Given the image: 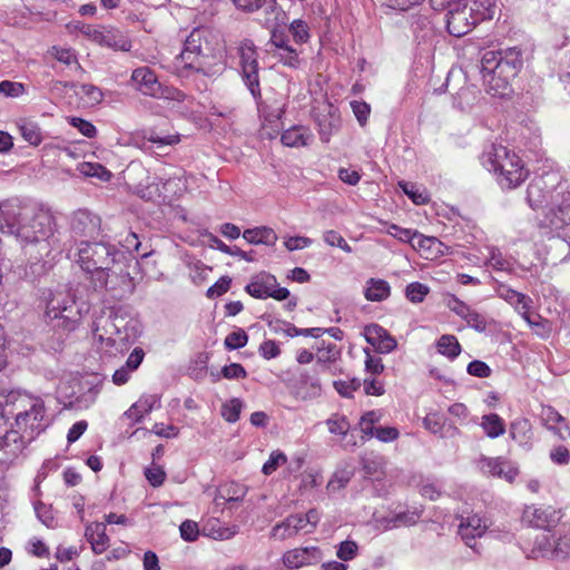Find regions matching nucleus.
<instances>
[{
  "instance_id": "2",
  "label": "nucleus",
  "mask_w": 570,
  "mask_h": 570,
  "mask_svg": "<svg viewBox=\"0 0 570 570\" xmlns=\"http://www.w3.org/2000/svg\"><path fill=\"white\" fill-rule=\"evenodd\" d=\"M0 232L14 236L22 245H37L42 257L51 248L55 219L41 204L11 198L0 203Z\"/></svg>"
},
{
  "instance_id": "13",
  "label": "nucleus",
  "mask_w": 570,
  "mask_h": 570,
  "mask_svg": "<svg viewBox=\"0 0 570 570\" xmlns=\"http://www.w3.org/2000/svg\"><path fill=\"white\" fill-rule=\"evenodd\" d=\"M239 65L242 69L243 81L257 99L261 97L257 52L250 40H244L238 48Z\"/></svg>"
},
{
  "instance_id": "47",
  "label": "nucleus",
  "mask_w": 570,
  "mask_h": 570,
  "mask_svg": "<svg viewBox=\"0 0 570 570\" xmlns=\"http://www.w3.org/2000/svg\"><path fill=\"white\" fill-rule=\"evenodd\" d=\"M358 553V546L353 540H344L336 547V557L342 562H348L356 558Z\"/></svg>"
},
{
  "instance_id": "35",
  "label": "nucleus",
  "mask_w": 570,
  "mask_h": 570,
  "mask_svg": "<svg viewBox=\"0 0 570 570\" xmlns=\"http://www.w3.org/2000/svg\"><path fill=\"white\" fill-rule=\"evenodd\" d=\"M480 426L490 439H498L505 433V422L497 413L482 415Z\"/></svg>"
},
{
  "instance_id": "18",
  "label": "nucleus",
  "mask_w": 570,
  "mask_h": 570,
  "mask_svg": "<svg viewBox=\"0 0 570 570\" xmlns=\"http://www.w3.org/2000/svg\"><path fill=\"white\" fill-rule=\"evenodd\" d=\"M271 45L274 47L272 51L279 62L291 68H298L301 63L299 53L289 43L288 37L282 31H273L271 37Z\"/></svg>"
},
{
  "instance_id": "21",
  "label": "nucleus",
  "mask_w": 570,
  "mask_h": 570,
  "mask_svg": "<svg viewBox=\"0 0 570 570\" xmlns=\"http://www.w3.org/2000/svg\"><path fill=\"white\" fill-rule=\"evenodd\" d=\"M363 335L365 341L381 354L391 353L397 346L396 340L379 324L365 326Z\"/></svg>"
},
{
  "instance_id": "16",
  "label": "nucleus",
  "mask_w": 570,
  "mask_h": 570,
  "mask_svg": "<svg viewBox=\"0 0 570 570\" xmlns=\"http://www.w3.org/2000/svg\"><path fill=\"white\" fill-rule=\"evenodd\" d=\"M323 559L322 550L316 546L296 547L285 551L282 563L288 570L315 566Z\"/></svg>"
},
{
  "instance_id": "45",
  "label": "nucleus",
  "mask_w": 570,
  "mask_h": 570,
  "mask_svg": "<svg viewBox=\"0 0 570 570\" xmlns=\"http://www.w3.org/2000/svg\"><path fill=\"white\" fill-rule=\"evenodd\" d=\"M287 463V456L281 450L271 452L268 460L263 464L262 473L264 475H272L278 468Z\"/></svg>"
},
{
  "instance_id": "12",
  "label": "nucleus",
  "mask_w": 570,
  "mask_h": 570,
  "mask_svg": "<svg viewBox=\"0 0 570 570\" xmlns=\"http://www.w3.org/2000/svg\"><path fill=\"white\" fill-rule=\"evenodd\" d=\"M80 33L100 47L127 52L131 41L120 30L109 27L80 26Z\"/></svg>"
},
{
  "instance_id": "6",
  "label": "nucleus",
  "mask_w": 570,
  "mask_h": 570,
  "mask_svg": "<svg viewBox=\"0 0 570 570\" xmlns=\"http://www.w3.org/2000/svg\"><path fill=\"white\" fill-rule=\"evenodd\" d=\"M89 308V302L76 295L67 292L50 293L43 318L58 334V342L50 346L51 350H61L65 337L78 328Z\"/></svg>"
},
{
  "instance_id": "28",
  "label": "nucleus",
  "mask_w": 570,
  "mask_h": 570,
  "mask_svg": "<svg viewBox=\"0 0 570 570\" xmlns=\"http://www.w3.org/2000/svg\"><path fill=\"white\" fill-rule=\"evenodd\" d=\"M314 139V136L308 127L302 125H294L286 129L281 137L284 146L291 148H301L308 146Z\"/></svg>"
},
{
  "instance_id": "23",
  "label": "nucleus",
  "mask_w": 570,
  "mask_h": 570,
  "mask_svg": "<svg viewBox=\"0 0 570 570\" xmlns=\"http://www.w3.org/2000/svg\"><path fill=\"white\" fill-rule=\"evenodd\" d=\"M71 229L80 236H94L100 229V218L87 209H78L72 215Z\"/></svg>"
},
{
  "instance_id": "44",
  "label": "nucleus",
  "mask_w": 570,
  "mask_h": 570,
  "mask_svg": "<svg viewBox=\"0 0 570 570\" xmlns=\"http://www.w3.org/2000/svg\"><path fill=\"white\" fill-rule=\"evenodd\" d=\"M405 195L415 204V205H424L430 202V196L425 188L417 187L411 183H400L399 184Z\"/></svg>"
},
{
  "instance_id": "8",
  "label": "nucleus",
  "mask_w": 570,
  "mask_h": 570,
  "mask_svg": "<svg viewBox=\"0 0 570 570\" xmlns=\"http://www.w3.org/2000/svg\"><path fill=\"white\" fill-rule=\"evenodd\" d=\"M483 167L492 173L502 188L512 189L520 186L529 175L523 160L502 145H493L481 157Z\"/></svg>"
},
{
  "instance_id": "52",
  "label": "nucleus",
  "mask_w": 570,
  "mask_h": 570,
  "mask_svg": "<svg viewBox=\"0 0 570 570\" xmlns=\"http://www.w3.org/2000/svg\"><path fill=\"white\" fill-rule=\"evenodd\" d=\"M330 433L345 436L350 430V423L344 416H332L326 421Z\"/></svg>"
},
{
  "instance_id": "46",
  "label": "nucleus",
  "mask_w": 570,
  "mask_h": 570,
  "mask_svg": "<svg viewBox=\"0 0 570 570\" xmlns=\"http://www.w3.org/2000/svg\"><path fill=\"white\" fill-rule=\"evenodd\" d=\"M243 409V402L234 397L222 405V416L229 423H235L239 420Z\"/></svg>"
},
{
  "instance_id": "64",
  "label": "nucleus",
  "mask_w": 570,
  "mask_h": 570,
  "mask_svg": "<svg viewBox=\"0 0 570 570\" xmlns=\"http://www.w3.org/2000/svg\"><path fill=\"white\" fill-rule=\"evenodd\" d=\"M145 475L153 487H160L166 479V473L164 469L158 465H151L147 468L145 470Z\"/></svg>"
},
{
  "instance_id": "10",
  "label": "nucleus",
  "mask_w": 570,
  "mask_h": 570,
  "mask_svg": "<svg viewBox=\"0 0 570 570\" xmlns=\"http://www.w3.org/2000/svg\"><path fill=\"white\" fill-rule=\"evenodd\" d=\"M320 520V513L315 509H311L305 514H291L272 528L271 537L276 540L284 541L301 533H312L317 527Z\"/></svg>"
},
{
  "instance_id": "62",
  "label": "nucleus",
  "mask_w": 570,
  "mask_h": 570,
  "mask_svg": "<svg viewBox=\"0 0 570 570\" xmlns=\"http://www.w3.org/2000/svg\"><path fill=\"white\" fill-rule=\"evenodd\" d=\"M502 464L503 459L502 458H489V459H482L481 460V470L490 475L493 476H500V473L502 472Z\"/></svg>"
},
{
  "instance_id": "17",
  "label": "nucleus",
  "mask_w": 570,
  "mask_h": 570,
  "mask_svg": "<svg viewBox=\"0 0 570 570\" xmlns=\"http://www.w3.org/2000/svg\"><path fill=\"white\" fill-rule=\"evenodd\" d=\"M522 518L532 527L547 529L560 521L561 512L551 505L531 504L524 508Z\"/></svg>"
},
{
  "instance_id": "31",
  "label": "nucleus",
  "mask_w": 570,
  "mask_h": 570,
  "mask_svg": "<svg viewBox=\"0 0 570 570\" xmlns=\"http://www.w3.org/2000/svg\"><path fill=\"white\" fill-rule=\"evenodd\" d=\"M484 264L497 272L512 273L514 271L515 261L504 255L494 246L485 247Z\"/></svg>"
},
{
  "instance_id": "30",
  "label": "nucleus",
  "mask_w": 570,
  "mask_h": 570,
  "mask_svg": "<svg viewBox=\"0 0 570 570\" xmlns=\"http://www.w3.org/2000/svg\"><path fill=\"white\" fill-rule=\"evenodd\" d=\"M160 406V400L156 394L142 395L126 412L125 415L139 422L146 414Z\"/></svg>"
},
{
  "instance_id": "32",
  "label": "nucleus",
  "mask_w": 570,
  "mask_h": 570,
  "mask_svg": "<svg viewBox=\"0 0 570 570\" xmlns=\"http://www.w3.org/2000/svg\"><path fill=\"white\" fill-rule=\"evenodd\" d=\"M242 236L247 243L253 245L274 246L278 239L274 229L267 226L245 229Z\"/></svg>"
},
{
  "instance_id": "24",
  "label": "nucleus",
  "mask_w": 570,
  "mask_h": 570,
  "mask_svg": "<svg viewBox=\"0 0 570 570\" xmlns=\"http://www.w3.org/2000/svg\"><path fill=\"white\" fill-rule=\"evenodd\" d=\"M510 438L518 443L520 448L530 451L534 444V433L531 422L525 417H518L510 423Z\"/></svg>"
},
{
  "instance_id": "19",
  "label": "nucleus",
  "mask_w": 570,
  "mask_h": 570,
  "mask_svg": "<svg viewBox=\"0 0 570 570\" xmlns=\"http://www.w3.org/2000/svg\"><path fill=\"white\" fill-rule=\"evenodd\" d=\"M541 424L551 432L558 440H570V426L564 416H562L554 407L544 405L540 412Z\"/></svg>"
},
{
  "instance_id": "39",
  "label": "nucleus",
  "mask_w": 570,
  "mask_h": 570,
  "mask_svg": "<svg viewBox=\"0 0 570 570\" xmlns=\"http://www.w3.org/2000/svg\"><path fill=\"white\" fill-rule=\"evenodd\" d=\"M18 129L22 138L32 146L41 144L43 137L42 131L37 122L21 119L17 122Z\"/></svg>"
},
{
  "instance_id": "58",
  "label": "nucleus",
  "mask_w": 570,
  "mask_h": 570,
  "mask_svg": "<svg viewBox=\"0 0 570 570\" xmlns=\"http://www.w3.org/2000/svg\"><path fill=\"white\" fill-rule=\"evenodd\" d=\"M248 336L243 330L229 333L225 338V346L227 350H237L247 344Z\"/></svg>"
},
{
  "instance_id": "49",
  "label": "nucleus",
  "mask_w": 570,
  "mask_h": 570,
  "mask_svg": "<svg viewBox=\"0 0 570 570\" xmlns=\"http://www.w3.org/2000/svg\"><path fill=\"white\" fill-rule=\"evenodd\" d=\"M429 294V287L422 283H410L405 288V296L412 303H421Z\"/></svg>"
},
{
  "instance_id": "22",
  "label": "nucleus",
  "mask_w": 570,
  "mask_h": 570,
  "mask_svg": "<svg viewBox=\"0 0 570 570\" xmlns=\"http://www.w3.org/2000/svg\"><path fill=\"white\" fill-rule=\"evenodd\" d=\"M547 218L551 228L570 236V193L562 194L560 203L550 208Z\"/></svg>"
},
{
  "instance_id": "54",
  "label": "nucleus",
  "mask_w": 570,
  "mask_h": 570,
  "mask_svg": "<svg viewBox=\"0 0 570 570\" xmlns=\"http://www.w3.org/2000/svg\"><path fill=\"white\" fill-rule=\"evenodd\" d=\"M179 533L184 541L194 542L199 537V528L197 522L193 520H185L179 527Z\"/></svg>"
},
{
  "instance_id": "63",
  "label": "nucleus",
  "mask_w": 570,
  "mask_h": 570,
  "mask_svg": "<svg viewBox=\"0 0 570 570\" xmlns=\"http://www.w3.org/2000/svg\"><path fill=\"white\" fill-rule=\"evenodd\" d=\"M550 460L558 465H566L570 462V452L564 445H556L549 452Z\"/></svg>"
},
{
  "instance_id": "9",
  "label": "nucleus",
  "mask_w": 570,
  "mask_h": 570,
  "mask_svg": "<svg viewBox=\"0 0 570 570\" xmlns=\"http://www.w3.org/2000/svg\"><path fill=\"white\" fill-rule=\"evenodd\" d=\"M119 253L106 243L81 242L77 263L87 273H97L101 285L107 283L106 272L111 268Z\"/></svg>"
},
{
  "instance_id": "59",
  "label": "nucleus",
  "mask_w": 570,
  "mask_h": 570,
  "mask_svg": "<svg viewBox=\"0 0 570 570\" xmlns=\"http://www.w3.org/2000/svg\"><path fill=\"white\" fill-rule=\"evenodd\" d=\"M333 385L340 395L351 397L353 393L360 389L361 381L356 379L351 381H334Z\"/></svg>"
},
{
  "instance_id": "48",
  "label": "nucleus",
  "mask_w": 570,
  "mask_h": 570,
  "mask_svg": "<svg viewBox=\"0 0 570 570\" xmlns=\"http://www.w3.org/2000/svg\"><path fill=\"white\" fill-rule=\"evenodd\" d=\"M415 229L410 228H403L395 224H387L386 234L391 235L392 237L399 239L402 243H407L412 245V242H414V237L416 236Z\"/></svg>"
},
{
  "instance_id": "25",
  "label": "nucleus",
  "mask_w": 570,
  "mask_h": 570,
  "mask_svg": "<svg viewBox=\"0 0 570 570\" xmlns=\"http://www.w3.org/2000/svg\"><path fill=\"white\" fill-rule=\"evenodd\" d=\"M411 246L426 259H433L438 256L444 255L448 249V247L436 237L425 236L419 232H416V236L414 237V242H412Z\"/></svg>"
},
{
  "instance_id": "14",
  "label": "nucleus",
  "mask_w": 570,
  "mask_h": 570,
  "mask_svg": "<svg viewBox=\"0 0 570 570\" xmlns=\"http://www.w3.org/2000/svg\"><path fill=\"white\" fill-rule=\"evenodd\" d=\"M245 289L252 297L258 299L272 297L276 301H284L289 296V291L281 287L276 277L268 273L254 275Z\"/></svg>"
},
{
  "instance_id": "3",
  "label": "nucleus",
  "mask_w": 570,
  "mask_h": 570,
  "mask_svg": "<svg viewBox=\"0 0 570 570\" xmlns=\"http://www.w3.org/2000/svg\"><path fill=\"white\" fill-rule=\"evenodd\" d=\"M392 9L409 10L424 0H386ZM435 11H446L448 31L454 37H462L474 26L494 17L497 0H430Z\"/></svg>"
},
{
  "instance_id": "15",
  "label": "nucleus",
  "mask_w": 570,
  "mask_h": 570,
  "mask_svg": "<svg viewBox=\"0 0 570 570\" xmlns=\"http://www.w3.org/2000/svg\"><path fill=\"white\" fill-rule=\"evenodd\" d=\"M422 511L414 509H396L386 515L374 513L373 525L379 531H387L401 527H411L421 519Z\"/></svg>"
},
{
  "instance_id": "26",
  "label": "nucleus",
  "mask_w": 570,
  "mask_h": 570,
  "mask_svg": "<svg viewBox=\"0 0 570 570\" xmlns=\"http://www.w3.org/2000/svg\"><path fill=\"white\" fill-rule=\"evenodd\" d=\"M497 294L500 298L509 303L518 314H524L532 308L533 301L530 296L517 292L504 284L498 285Z\"/></svg>"
},
{
  "instance_id": "7",
  "label": "nucleus",
  "mask_w": 570,
  "mask_h": 570,
  "mask_svg": "<svg viewBox=\"0 0 570 570\" xmlns=\"http://www.w3.org/2000/svg\"><path fill=\"white\" fill-rule=\"evenodd\" d=\"M522 61L515 50L502 56L501 52L487 51L481 59V76L484 89L493 97H504L510 94V80L514 78Z\"/></svg>"
},
{
  "instance_id": "53",
  "label": "nucleus",
  "mask_w": 570,
  "mask_h": 570,
  "mask_svg": "<svg viewBox=\"0 0 570 570\" xmlns=\"http://www.w3.org/2000/svg\"><path fill=\"white\" fill-rule=\"evenodd\" d=\"M553 548V559H566L570 554V535H554Z\"/></svg>"
},
{
  "instance_id": "55",
  "label": "nucleus",
  "mask_w": 570,
  "mask_h": 570,
  "mask_svg": "<svg viewBox=\"0 0 570 570\" xmlns=\"http://www.w3.org/2000/svg\"><path fill=\"white\" fill-rule=\"evenodd\" d=\"M190 277L195 284H202L212 272V268L206 266L203 262L196 261L189 264Z\"/></svg>"
},
{
  "instance_id": "33",
  "label": "nucleus",
  "mask_w": 570,
  "mask_h": 570,
  "mask_svg": "<svg viewBox=\"0 0 570 570\" xmlns=\"http://www.w3.org/2000/svg\"><path fill=\"white\" fill-rule=\"evenodd\" d=\"M391 295L390 284L382 278H370L364 286V297L370 302H382Z\"/></svg>"
},
{
  "instance_id": "50",
  "label": "nucleus",
  "mask_w": 570,
  "mask_h": 570,
  "mask_svg": "<svg viewBox=\"0 0 570 570\" xmlns=\"http://www.w3.org/2000/svg\"><path fill=\"white\" fill-rule=\"evenodd\" d=\"M38 519L48 528H55L57 524L52 508L40 501L33 504Z\"/></svg>"
},
{
  "instance_id": "27",
  "label": "nucleus",
  "mask_w": 570,
  "mask_h": 570,
  "mask_svg": "<svg viewBox=\"0 0 570 570\" xmlns=\"http://www.w3.org/2000/svg\"><path fill=\"white\" fill-rule=\"evenodd\" d=\"M487 529V521L482 517L473 514L461 520V523L459 525V533L461 538L465 541V543L472 547L471 541L482 537L485 533Z\"/></svg>"
},
{
  "instance_id": "38",
  "label": "nucleus",
  "mask_w": 570,
  "mask_h": 570,
  "mask_svg": "<svg viewBox=\"0 0 570 570\" xmlns=\"http://www.w3.org/2000/svg\"><path fill=\"white\" fill-rule=\"evenodd\" d=\"M548 193L542 180L532 181L527 189V200L531 208L539 209L547 204Z\"/></svg>"
},
{
  "instance_id": "42",
  "label": "nucleus",
  "mask_w": 570,
  "mask_h": 570,
  "mask_svg": "<svg viewBox=\"0 0 570 570\" xmlns=\"http://www.w3.org/2000/svg\"><path fill=\"white\" fill-rule=\"evenodd\" d=\"M383 417V413L380 410L368 411L362 415L360 420V429L366 438H373L375 430V423L380 422Z\"/></svg>"
},
{
  "instance_id": "60",
  "label": "nucleus",
  "mask_w": 570,
  "mask_h": 570,
  "mask_svg": "<svg viewBox=\"0 0 570 570\" xmlns=\"http://www.w3.org/2000/svg\"><path fill=\"white\" fill-rule=\"evenodd\" d=\"M466 372L472 376L487 379L491 375L492 370L487 363L474 360L468 364Z\"/></svg>"
},
{
  "instance_id": "43",
  "label": "nucleus",
  "mask_w": 570,
  "mask_h": 570,
  "mask_svg": "<svg viewBox=\"0 0 570 570\" xmlns=\"http://www.w3.org/2000/svg\"><path fill=\"white\" fill-rule=\"evenodd\" d=\"M259 111L262 112L265 121L277 126L278 121L285 114V104L277 100H275L273 105L264 104L259 107Z\"/></svg>"
},
{
  "instance_id": "56",
  "label": "nucleus",
  "mask_w": 570,
  "mask_h": 570,
  "mask_svg": "<svg viewBox=\"0 0 570 570\" xmlns=\"http://www.w3.org/2000/svg\"><path fill=\"white\" fill-rule=\"evenodd\" d=\"M324 242L332 246V247H338L345 253H351L352 247L346 243V240L342 237L340 233L336 230H326L323 235Z\"/></svg>"
},
{
  "instance_id": "57",
  "label": "nucleus",
  "mask_w": 570,
  "mask_h": 570,
  "mask_svg": "<svg viewBox=\"0 0 570 570\" xmlns=\"http://www.w3.org/2000/svg\"><path fill=\"white\" fill-rule=\"evenodd\" d=\"M68 122L77 128L85 137L94 138L97 135L96 127L88 120L79 117H69Z\"/></svg>"
},
{
  "instance_id": "20",
  "label": "nucleus",
  "mask_w": 570,
  "mask_h": 570,
  "mask_svg": "<svg viewBox=\"0 0 570 570\" xmlns=\"http://www.w3.org/2000/svg\"><path fill=\"white\" fill-rule=\"evenodd\" d=\"M131 83L136 90L150 97H160L163 95L161 85L156 73L148 67H139L131 73Z\"/></svg>"
},
{
  "instance_id": "36",
  "label": "nucleus",
  "mask_w": 570,
  "mask_h": 570,
  "mask_svg": "<svg viewBox=\"0 0 570 570\" xmlns=\"http://www.w3.org/2000/svg\"><path fill=\"white\" fill-rule=\"evenodd\" d=\"M553 542H554L553 534L546 533V532L538 534L533 541V547L530 552L531 558L553 559V550H554Z\"/></svg>"
},
{
  "instance_id": "34",
  "label": "nucleus",
  "mask_w": 570,
  "mask_h": 570,
  "mask_svg": "<svg viewBox=\"0 0 570 570\" xmlns=\"http://www.w3.org/2000/svg\"><path fill=\"white\" fill-rule=\"evenodd\" d=\"M142 139V142L137 146L146 153H154L153 145H156L157 148H163L165 146H174L180 141L178 134L161 136L155 131L145 134Z\"/></svg>"
},
{
  "instance_id": "1",
  "label": "nucleus",
  "mask_w": 570,
  "mask_h": 570,
  "mask_svg": "<svg viewBox=\"0 0 570 570\" xmlns=\"http://www.w3.org/2000/svg\"><path fill=\"white\" fill-rule=\"evenodd\" d=\"M14 417L12 429L0 438V446L8 456H18L31 443L48 422L45 402L40 396L21 390L0 391V417Z\"/></svg>"
},
{
  "instance_id": "5",
  "label": "nucleus",
  "mask_w": 570,
  "mask_h": 570,
  "mask_svg": "<svg viewBox=\"0 0 570 570\" xmlns=\"http://www.w3.org/2000/svg\"><path fill=\"white\" fill-rule=\"evenodd\" d=\"M94 344L105 354L121 353L132 344L141 333L138 320L118 312L97 316L91 324Z\"/></svg>"
},
{
  "instance_id": "11",
  "label": "nucleus",
  "mask_w": 570,
  "mask_h": 570,
  "mask_svg": "<svg viewBox=\"0 0 570 570\" xmlns=\"http://www.w3.org/2000/svg\"><path fill=\"white\" fill-rule=\"evenodd\" d=\"M186 189L185 178L183 176H175L164 181H153L145 187H139L137 194L147 200L171 203L179 198Z\"/></svg>"
},
{
  "instance_id": "61",
  "label": "nucleus",
  "mask_w": 570,
  "mask_h": 570,
  "mask_svg": "<svg viewBox=\"0 0 570 570\" xmlns=\"http://www.w3.org/2000/svg\"><path fill=\"white\" fill-rule=\"evenodd\" d=\"M80 94L82 95V97L87 99V102L91 106L101 102L104 99L102 91L94 85H82L80 88Z\"/></svg>"
},
{
  "instance_id": "40",
  "label": "nucleus",
  "mask_w": 570,
  "mask_h": 570,
  "mask_svg": "<svg viewBox=\"0 0 570 570\" xmlns=\"http://www.w3.org/2000/svg\"><path fill=\"white\" fill-rule=\"evenodd\" d=\"M77 170L86 177L97 178L100 181H109L112 177L111 171L98 163L82 161L78 164Z\"/></svg>"
},
{
  "instance_id": "51",
  "label": "nucleus",
  "mask_w": 570,
  "mask_h": 570,
  "mask_svg": "<svg viewBox=\"0 0 570 570\" xmlns=\"http://www.w3.org/2000/svg\"><path fill=\"white\" fill-rule=\"evenodd\" d=\"M412 29H413V32L415 35V37L417 39H422L424 40L425 38H428L430 35L433 33V27H432V23L431 21L429 20V18L426 17H417L413 22H412Z\"/></svg>"
},
{
  "instance_id": "41",
  "label": "nucleus",
  "mask_w": 570,
  "mask_h": 570,
  "mask_svg": "<svg viewBox=\"0 0 570 570\" xmlns=\"http://www.w3.org/2000/svg\"><path fill=\"white\" fill-rule=\"evenodd\" d=\"M520 315L538 336L548 337L550 335L551 324L549 321L544 320L539 314H531L530 311Z\"/></svg>"
},
{
  "instance_id": "29",
  "label": "nucleus",
  "mask_w": 570,
  "mask_h": 570,
  "mask_svg": "<svg viewBox=\"0 0 570 570\" xmlns=\"http://www.w3.org/2000/svg\"><path fill=\"white\" fill-rule=\"evenodd\" d=\"M85 535L96 554L104 553L109 547V538L106 533V523L92 522L86 527Z\"/></svg>"
},
{
  "instance_id": "4",
  "label": "nucleus",
  "mask_w": 570,
  "mask_h": 570,
  "mask_svg": "<svg viewBox=\"0 0 570 570\" xmlns=\"http://www.w3.org/2000/svg\"><path fill=\"white\" fill-rule=\"evenodd\" d=\"M225 58L224 46L219 39L206 28H195L186 38L184 49L175 60V67L216 73L223 70Z\"/></svg>"
},
{
  "instance_id": "37",
  "label": "nucleus",
  "mask_w": 570,
  "mask_h": 570,
  "mask_svg": "<svg viewBox=\"0 0 570 570\" xmlns=\"http://www.w3.org/2000/svg\"><path fill=\"white\" fill-rule=\"evenodd\" d=\"M439 354L445 356L450 361H454L461 353V345L458 338L451 334L442 335L435 343Z\"/></svg>"
}]
</instances>
